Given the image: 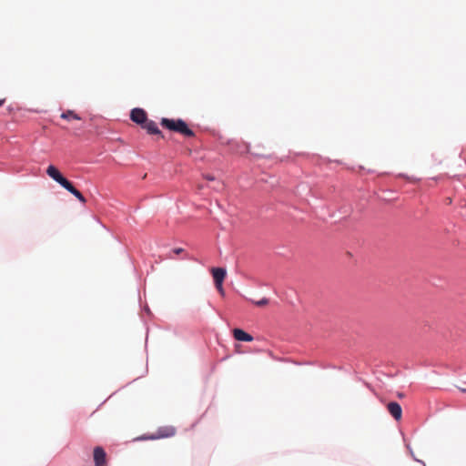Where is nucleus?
Masks as SVG:
<instances>
[{
    "label": "nucleus",
    "instance_id": "obj_1",
    "mask_svg": "<svg viewBox=\"0 0 466 466\" xmlns=\"http://www.w3.org/2000/svg\"><path fill=\"white\" fill-rule=\"evenodd\" d=\"M161 126L168 130L179 133L183 135L186 137H193L195 136V133L193 130H191L187 124L178 118V119H170L163 117L160 122Z\"/></svg>",
    "mask_w": 466,
    "mask_h": 466
},
{
    "label": "nucleus",
    "instance_id": "obj_2",
    "mask_svg": "<svg viewBox=\"0 0 466 466\" xmlns=\"http://www.w3.org/2000/svg\"><path fill=\"white\" fill-rule=\"evenodd\" d=\"M46 174L55 181L65 187L70 181L62 176L59 170L53 165H50L46 169Z\"/></svg>",
    "mask_w": 466,
    "mask_h": 466
},
{
    "label": "nucleus",
    "instance_id": "obj_3",
    "mask_svg": "<svg viewBox=\"0 0 466 466\" xmlns=\"http://www.w3.org/2000/svg\"><path fill=\"white\" fill-rule=\"evenodd\" d=\"M93 458L95 466H106V453L102 447L96 446L94 449Z\"/></svg>",
    "mask_w": 466,
    "mask_h": 466
},
{
    "label": "nucleus",
    "instance_id": "obj_4",
    "mask_svg": "<svg viewBox=\"0 0 466 466\" xmlns=\"http://www.w3.org/2000/svg\"><path fill=\"white\" fill-rule=\"evenodd\" d=\"M130 118L133 122L143 126L144 123L147 121V113L144 109L134 108L131 110Z\"/></svg>",
    "mask_w": 466,
    "mask_h": 466
},
{
    "label": "nucleus",
    "instance_id": "obj_5",
    "mask_svg": "<svg viewBox=\"0 0 466 466\" xmlns=\"http://www.w3.org/2000/svg\"><path fill=\"white\" fill-rule=\"evenodd\" d=\"M387 410L390 415L396 420H400L402 417V410L398 402L391 401L387 405Z\"/></svg>",
    "mask_w": 466,
    "mask_h": 466
},
{
    "label": "nucleus",
    "instance_id": "obj_6",
    "mask_svg": "<svg viewBox=\"0 0 466 466\" xmlns=\"http://www.w3.org/2000/svg\"><path fill=\"white\" fill-rule=\"evenodd\" d=\"M212 275L215 282V286H220V283H223L227 272L226 269L222 268H212Z\"/></svg>",
    "mask_w": 466,
    "mask_h": 466
},
{
    "label": "nucleus",
    "instance_id": "obj_7",
    "mask_svg": "<svg viewBox=\"0 0 466 466\" xmlns=\"http://www.w3.org/2000/svg\"><path fill=\"white\" fill-rule=\"evenodd\" d=\"M142 127L145 128L148 134L159 135L161 137H163V135L159 128L157 127V123L154 122L153 120L147 119Z\"/></svg>",
    "mask_w": 466,
    "mask_h": 466
},
{
    "label": "nucleus",
    "instance_id": "obj_8",
    "mask_svg": "<svg viewBox=\"0 0 466 466\" xmlns=\"http://www.w3.org/2000/svg\"><path fill=\"white\" fill-rule=\"evenodd\" d=\"M233 336H234V339L238 340V341H252L253 340V337L247 333L246 331H244L243 329H233Z\"/></svg>",
    "mask_w": 466,
    "mask_h": 466
},
{
    "label": "nucleus",
    "instance_id": "obj_9",
    "mask_svg": "<svg viewBox=\"0 0 466 466\" xmlns=\"http://www.w3.org/2000/svg\"><path fill=\"white\" fill-rule=\"evenodd\" d=\"M176 434V429L173 426L161 427L157 430L158 438H168Z\"/></svg>",
    "mask_w": 466,
    "mask_h": 466
},
{
    "label": "nucleus",
    "instance_id": "obj_10",
    "mask_svg": "<svg viewBox=\"0 0 466 466\" xmlns=\"http://www.w3.org/2000/svg\"><path fill=\"white\" fill-rule=\"evenodd\" d=\"M64 188L69 191L72 195H74L80 202L86 203V199L82 195V193L77 190L71 182H69Z\"/></svg>",
    "mask_w": 466,
    "mask_h": 466
},
{
    "label": "nucleus",
    "instance_id": "obj_11",
    "mask_svg": "<svg viewBox=\"0 0 466 466\" xmlns=\"http://www.w3.org/2000/svg\"><path fill=\"white\" fill-rule=\"evenodd\" d=\"M60 116H61V118L66 119V120H71V119L81 120V117L76 113H75V111H73V110H66V111L63 112Z\"/></svg>",
    "mask_w": 466,
    "mask_h": 466
},
{
    "label": "nucleus",
    "instance_id": "obj_12",
    "mask_svg": "<svg viewBox=\"0 0 466 466\" xmlns=\"http://www.w3.org/2000/svg\"><path fill=\"white\" fill-rule=\"evenodd\" d=\"M253 304H255L258 307H264L268 304V299L266 298H263L259 300H251Z\"/></svg>",
    "mask_w": 466,
    "mask_h": 466
},
{
    "label": "nucleus",
    "instance_id": "obj_13",
    "mask_svg": "<svg viewBox=\"0 0 466 466\" xmlns=\"http://www.w3.org/2000/svg\"><path fill=\"white\" fill-rule=\"evenodd\" d=\"M183 251H184V249L182 248H176L173 249V252L177 255L181 254Z\"/></svg>",
    "mask_w": 466,
    "mask_h": 466
},
{
    "label": "nucleus",
    "instance_id": "obj_14",
    "mask_svg": "<svg viewBox=\"0 0 466 466\" xmlns=\"http://www.w3.org/2000/svg\"><path fill=\"white\" fill-rule=\"evenodd\" d=\"M223 283H220V286H216L217 289L219 291L221 295H224Z\"/></svg>",
    "mask_w": 466,
    "mask_h": 466
},
{
    "label": "nucleus",
    "instance_id": "obj_15",
    "mask_svg": "<svg viewBox=\"0 0 466 466\" xmlns=\"http://www.w3.org/2000/svg\"><path fill=\"white\" fill-rule=\"evenodd\" d=\"M205 177L207 180H210V181H212V180H214V179H215V177H214L213 176H211V175H205V177Z\"/></svg>",
    "mask_w": 466,
    "mask_h": 466
},
{
    "label": "nucleus",
    "instance_id": "obj_16",
    "mask_svg": "<svg viewBox=\"0 0 466 466\" xmlns=\"http://www.w3.org/2000/svg\"><path fill=\"white\" fill-rule=\"evenodd\" d=\"M5 103V99H0V106H2Z\"/></svg>",
    "mask_w": 466,
    "mask_h": 466
}]
</instances>
